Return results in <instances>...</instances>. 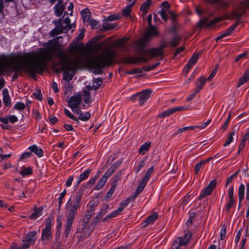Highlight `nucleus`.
I'll return each mask as SVG.
<instances>
[{"instance_id":"nucleus-1","label":"nucleus","mask_w":249,"mask_h":249,"mask_svg":"<svg viewBox=\"0 0 249 249\" xmlns=\"http://www.w3.org/2000/svg\"><path fill=\"white\" fill-rule=\"evenodd\" d=\"M59 44L55 43L50 48L41 49L37 52L19 53L16 55L0 56V75L4 71H8L11 67L14 71L12 81L17 80L23 71L35 77L36 73L42 74L48 63L53 59L51 50H61Z\"/></svg>"},{"instance_id":"nucleus-2","label":"nucleus","mask_w":249,"mask_h":249,"mask_svg":"<svg viewBox=\"0 0 249 249\" xmlns=\"http://www.w3.org/2000/svg\"><path fill=\"white\" fill-rule=\"evenodd\" d=\"M85 187L82 186L68 200L65 207L67 213L66 215V222L64 232L65 238H68L72 229V225L75 219L77 211L81 207L80 202L83 196Z\"/></svg>"},{"instance_id":"nucleus-3","label":"nucleus","mask_w":249,"mask_h":249,"mask_svg":"<svg viewBox=\"0 0 249 249\" xmlns=\"http://www.w3.org/2000/svg\"><path fill=\"white\" fill-rule=\"evenodd\" d=\"M59 58V64L64 71L63 79L69 82L72 80L75 71L82 65L81 58L78 56L71 58L70 55L64 51H60L56 53Z\"/></svg>"},{"instance_id":"nucleus-4","label":"nucleus","mask_w":249,"mask_h":249,"mask_svg":"<svg viewBox=\"0 0 249 249\" xmlns=\"http://www.w3.org/2000/svg\"><path fill=\"white\" fill-rule=\"evenodd\" d=\"M115 54V51H112L110 46L104 47L100 54L89 62V66L93 69V73L101 74L103 69L113 63Z\"/></svg>"},{"instance_id":"nucleus-5","label":"nucleus","mask_w":249,"mask_h":249,"mask_svg":"<svg viewBox=\"0 0 249 249\" xmlns=\"http://www.w3.org/2000/svg\"><path fill=\"white\" fill-rule=\"evenodd\" d=\"M221 17H217L213 18L208 22L209 18H205L200 19L196 24V28L198 27L200 30L204 26H205L206 28H209L216 23H219L222 20Z\"/></svg>"},{"instance_id":"nucleus-6","label":"nucleus","mask_w":249,"mask_h":249,"mask_svg":"<svg viewBox=\"0 0 249 249\" xmlns=\"http://www.w3.org/2000/svg\"><path fill=\"white\" fill-rule=\"evenodd\" d=\"M192 237V233L190 231L186 232L183 237H178L172 243V245H177L178 248H181V246H186Z\"/></svg>"},{"instance_id":"nucleus-7","label":"nucleus","mask_w":249,"mask_h":249,"mask_svg":"<svg viewBox=\"0 0 249 249\" xmlns=\"http://www.w3.org/2000/svg\"><path fill=\"white\" fill-rule=\"evenodd\" d=\"M51 223L52 220L47 218L45 222V228L43 230L41 234V240L45 241H48L52 239L51 235Z\"/></svg>"},{"instance_id":"nucleus-8","label":"nucleus","mask_w":249,"mask_h":249,"mask_svg":"<svg viewBox=\"0 0 249 249\" xmlns=\"http://www.w3.org/2000/svg\"><path fill=\"white\" fill-rule=\"evenodd\" d=\"M216 180L213 179L210 182L209 184L206 186L203 191L198 196V199L201 200L205 196L210 195L213 190L216 186Z\"/></svg>"},{"instance_id":"nucleus-9","label":"nucleus","mask_w":249,"mask_h":249,"mask_svg":"<svg viewBox=\"0 0 249 249\" xmlns=\"http://www.w3.org/2000/svg\"><path fill=\"white\" fill-rule=\"evenodd\" d=\"M152 90L150 89H146L141 92L138 93L139 96V103L142 105L151 96Z\"/></svg>"},{"instance_id":"nucleus-10","label":"nucleus","mask_w":249,"mask_h":249,"mask_svg":"<svg viewBox=\"0 0 249 249\" xmlns=\"http://www.w3.org/2000/svg\"><path fill=\"white\" fill-rule=\"evenodd\" d=\"M82 99L80 94L73 96L70 97L69 101V107L73 110L74 109H77L81 103Z\"/></svg>"},{"instance_id":"nucleus-11","label":"nucleus","mask_w":249,"mask_h":249,"mask_svg":"<svg viewBox=\"0 0 249 249\" xmlns=\"http://www.w3.org/2000/svg\"><path fill=\"white\" fill-rule=\"evenodd\" d=\"M81 226L82 227H79L76 231L77 233L80 234L79 238V241L88 238L90 235L89 228L87 227V225L82 224Z\"/></svg>"},{"instance_id":"nucleus-12","label":"nucleus","mask_w":249,"mask_h":249,"mask_svg":"<svg viewBox=\"0 0 249 249\" xmlns=\"http://www.w3.org/2000/svg\"><path fill=\"white\" fill-rule=\"evenodd\" d=\"M200 53H194L184 67L186 73H188L192 66L196 63Z\"/></svg>"},{"instance_id":"nucleus-13","label":"nucleus","mask_w":249,"mask_h":249,"mask_svg":"<svg viewBox=\"0 0 249 249\" xmlns=\"http://www.w3.org/2000/svg\"><path fill=\"white\" fill-rule=\"evenodd\" d=\"M146 53L151 58L161 57L160 59H162L164 54V52H162L158 47L148 49L146 50Z\"/></svg>"},{"instance_id":"nucleus-14","label":"nucleus","mask_w":249,"mask_h":249,"mask_svg":"<svg viewBox=\"0 0 249 249\" xmlns=\"http://www.w3.org/2000/svg\"><path fill=\"white\" fill-rule=\"evenodd\" d=\"M94 207L95 206L93 204L89 205V209L84 215L82 224L87 225L92 215L94 214L95 211Z\"/></svg>"},{"instance_id":"nucleus-15","label":"nucleus","mask_w":249,"mask_h":249,"mask_svg":"<svg viewBox=\"0 0 249 249\" xmlns=\"http://www.w3.org/2000/svg\"><path fill=\"white\" fill-rule=\"evenodd\" d=\"M65 6L63 5V0H59L54 6L55 14L57 17H60L63 13Z\"/></svg>"},{"instance_id":"nucleus-16","label":"nucleus","mask_w":249,"mask_h":249,"mask_svg":"<svg viewBox=\"0 0 249 249\" xmlns=\"http://www.w3.org/2000/svg\"><path fill=\"white\" fill-rule=\"evenodd\" d=\"M159 36V32L155 26H149L147 28V32L145 34V37L148 39L153 36Z\"/></svg>"},{"instance_id":"nucleus-17","label":"nucleus","mask_w":249,"mask_h":249,"mask_svg":"<svg viewBox=\"0 0 249 249\" xmlns=\"http://www.w3.org/2000/svg\"><path fill=\"white\" fill-rule=\"evenodd\" d=\"M245 187L244 184H241L238 189V195L239 199L238 209L241 208V202L243 200L245 196Z\"/></svg>"},{"instance_id":"nucleus-18","label":"nucleus","mask_w":249,"mask_h":249,"mask_svg":"<svg viewBox=\"0 0 249 249\" xmlns=\"http://www.w3.org/2000/svg\"><path fill=\"white\" fill-rule=\"evenodd\" d=\"M66 29L64 27V26L62 24H59L57 25L56 27L53 29L50 32V36L52 37H54L57 35L61 34L63 32H66Z\"/></svg>"},{"instance_id":"nucleus-19","label":"nucleus","mask_w":249,"mask_h":249,"mask_svg":"<svg viewBox=\"0 0 249 249\" xmlns=\"http://www.w3.org/2000/svg\"><path fill=\"white\" fill-rule=\"evenodd\" d=\"M158 217V214L156 213L149 216L146 220L143 221L142 227H146L149 224H153Z\"/></svg>"},{"instance_id":"nucleus-20","label":"nucleus","mask_w":249,"mask_h":249,"mask_svg":"<svg viewBox=\"0 0 249 249\" xmlns=\"http://www.w3.org/2000/svg\"><path fill=\"white\" fill-rule=\"evenodd\" d=\"M207 80L204 77H200L197 79L196 82V87L195 89V90L196 91V92L198 93L200 92L203 89Z\"/></svg>"},{"instance_id":"nucleus-21","label":"nucleus","mask_w":249,"mask_h":249,"mask_svg":"<svg viewBox=\"0 0 249 249\" xmlns=\"http://www.w3.org/2000/svg\"><path fill=\"white\" fill-rule=\"evenodd\" d=\"M135 199L133 196L131 195L127 197L125 200L121 202L120 204V207L118 209V211L121 213L131 201Z\"/></svg>"},{"instance_id":"nucleus-22","label":"nucleus","mask_w":249,"mask_h":249,"mask_svg":"<svg viewBox=\"0 0 249 249\" xmlns=\"http://www.w3.org/2000/svg\"><path fill=\"white\" fill-rule=\"evenodd\" d=\"M28 149L31 152L36 155L38 157H42L43 156L44 152L43 150L41 148L38 147L36 145L34 144L30 146Z\"/></svg>"},{"instance_id":"nucleus-23","label":"nucleus","mask_w":249,"mask_h":249,"mask_svg":"<svg viewBox=\"0 0 249 249\" xmlns=\"http://www.w3.org/2000/svg\"><path fill=\"white\" fill-rule=\"evenodd\" d=\"M248 81H249V68L245 71L243 75L239 78V82L237 85V87H240Z\"/></svg>"},{"instance_id":"nucleus-24","label":"nucleus","mask_w":249,"mask_h":249,"mask_svg":"<svg viewBox=\"0 0 249 249\" xmlns=\"http://www.w3.org/2000/svg\"><path fill=\"white\" fill-rule=\"evenodd\" d=\"M91 172V169H88L83 173L81 174L77 178V184L79 185L81 182L88 178Z\"/></svg>"},{"instance_id":"nucleus-25","label":"nucleus","mask_w":249,"mask_h":249,"mask_svg":"<svg viewBox=\"0 0 249 249\" xmlns=\"http://www.w3.org/2000/svg\"><path fill=\"white\" fill-rule=\"evenodd\" d=\"M147 184V182L142 180L141 182L138 185V186L134 193V194L131 195L132 196L134 197V198L135 199L136 197L138 196V195L141 193L143 189L144 188L145 186H146Z\"/></svg>"},{"instance_id":"nucleus-26","label":"nucleus","mask_w":249,"mask_h":249,"mask_svg":"<svg viewBox=\"0 0 249 249\" xmlns=\"http://www.w3.org/2000/svg\"><path fill=\"white\" fill-rule=\"evenodd\" d=\"M151 4V0H146L140 6V10L142 12V15L145 16L147 13L148 9Z\"/></svg>"},{"instance_id":"nucleus-27","label":"nucleus","mask_w":249,"mask_h":249,"mask_svg":"<svg viewBox=\"0 0 249 249\" xmlns=\"http://www.w3.org/2000/svg\"><path fill=\"white\" fill-rule=\"evenodd\" d=\"M103 84V79L102 78L99 77L95 79L93 81L92 86L89 88V90L93 89L94 90H96L101 87L102 84Z\"/></svg>"},{"instance_id":"nucleus-28","label":"nucleus","mask_w":249,"mask_h":249,"mask_svg":"<svg viewBox=\"0 0 249 249\" xmlns=\"http://www.w3.org/2000/svg\"><path fill=\"white\" fill-rule=\"evenodd\" d=\"M151 144V142H148L144 143L139 148V152L142 155H144L147 151H149Z\"/></svg>"},{"instance_id":"nucleus-29","label":"nucleus","mask_w":249,"mask_h":249,"mask_svg":"<svg viewBox=\"0 0 249 249\" xmlns=\"http://www.w3.org/2000/svg\"><path fill=\"white\" fill-rule=\"evenodd\" d=\"M3 101L4 105L6 106L11 104V98L9 96L8 91L7 89H5L2 92Z\"/></svg>"},{"instance_id":"nucleus-30","label":"nucleus","mask_w":249,"mask_h":249,"mask_svg":"<svg viewBox=\"0 0 249 249\" xmlns=\"http://www.w3.org/2000/svg\"><path fill=\"white\" fill-rule=\"evenodd\" d=\"M135 2L133 1L132 3L127 5L126 7L122 10V15L124 17H128L130 15L132 8L133 7Z\"/></svg>"},{"instance_id":"nucleus-31","label":"nucleus","mask_w":249,"mask_h":249,"mask_svg":"<svg viewBox=\"0 0 249 249\" xmlns=\"http://www.w3.org/2000/svg\"><path fill=\"white\" fill-rule=\"evenodd\" d=\"M121 62L124 64H136V58L134 57H125L120 58Z\"/></svg>"},{"instance_id":"nucleus-32","label":"nucleus","mask_w":249,"mask_h":249,"mask_svg":"<svg viewBox=\"0 0 249 249\" xmlns=\"http://www.w3.org/2000/svg\"><path fill=\"white\" fill-rule=\"evenodd\" d=\"M180 41L181 38L178 36H176L168 43V45L169 47L174 48L178 46L180 43Z\"/></svg>"},{"instance_id":"nucleus-33","label":"nucleus","mask_w":249,"mask_h":249,"mask_svg":"<svg viewBox=\"0 0 249 249\" xmlns=\"http://www.w3.org/2000/svg\"><path fill=\"white\" fill-rule=\"evenodd\" d=\"M175 112V108H169L165 111H162L158 115L159 118H165Z\"/></svg>"},{"instance_id":"nucleus-34","label":"nucleus","mask_w":249,"mask_h":249,"mask_svg":"<svg viewBox=\"0 0 249 249\" xmlns=\"http://www.w3.org/2000/svg\"><path fill=\"white\" fill-rule=\"evenodd\" d=\"M36 234L37 232L35 231H30L26 234L25 239L32 243H35L36 240L35 237Z\"/></svg>"},{"instance_id":"nucleus-35","label":"nucleus","mask_w":249,"mask_h":249,"mask_svg":"<svg viewBox=\"0 0 249 249\" xmlns=\"http://www.w3.org/2000/svg\"><path fill=\"white\" fill-rule=\"evenodd\" d=\"M236 126H234L233 127L232 132L229 134L228 137L226 139V142L224 144V146H227V145H229L233 140V136L235 135L236 129H235Z\"/></svg>"},{"instance_id":"nucleus-36","label":"nucleus","mask_w":249,"mask_h":249,"mask_svg":"<svg viewBox=\"0 0 249 249\" xmlns=\"http://www.w3.org/2000/svg\"><path fill=\"white\" fill-rule=\"evenodd\" d=\"M108 205H107L105 208H103L100 210L99 213L96 216V223H97L101 219L103 216L107 213Z\"/></svg>"},{"instance_id":"nucleus-37","label":"nucleus","mask_w":249,"mask_h":249,"mask_svg":"<svg viewBox=\"0 0 249 249\" xmlns=\"http://www.w3.org/2000/svg\"><path fill=\"white\" fill-rule=\"evenodd\" d=\"M33 168L31 167H23L22 170L20 172V174L23 177L29 176L33 174Z\"/></svg>"},{"instance_id":"nucleus-38","label":"nucleus","mask_w":249,"mask_h":249,"mask_svg":"<svg viewBox=\"0 0 249 249\" xmlns=\"http://www.w3.org/2000/svg\"><path fill=\"white\" fill-rule=\"evenodd\" d=\"M243 12H242L240 11H238V12L236 11H233L231 13V15L228 18L229 19H231L233 18H235L238 20H240L242 17V16L243 15Z\"/></svg>"},{"instance_id":"nucleus-39","label":"nucleus","mask_w":249,"mask_h":249,"mask_svg":"<svg viewBox=\"0 0 249 249\" xmlns=\"http://www.w3.org/2000/svg\"><path fill=\"white\" fill-rule=\"evenodd\" d=\"M107 180V179H106L105 177L103 176L102 178L100 179V180L98 181L97 184L95 187V190H99L101 189L104 186Z\"/></svg>"},{"instance_id":"nucleus-40","label":"nucleus","mask_w":249,"mask_h":249,"mask_svg":"<svg viewBox=\"0 0 249 249\" xmlns=\"http://www.w3.org/2000/svg\"><path fill=\"white\" fill-rule=\"evenodd\" d=\"M42 208H38L35 210V212L30 216V219H35L40 216L42 214Z\"/></svg>"},{"instance_id":"nucleus-41","label":"nucleus","mask_w":249,"mask_h":249,"mask_svg":"<svg viewBox=\"0 0 249 249\" xmlns=\"http://www.w3.org/2000/svg\"><path fill=\"white\" fill-rule=\"evenodd\" d=\"M196 128V126H186L181 128H178L176 132L175 133V135H178L185 131L189 130H195Z\"/></svg>"},{"instance_id":"nucleus-42","label":"nucleus","mask_w":249,"mask_h":249,"mask_svg":"<svg viewBox=\"0 0 249 249\" xmlns=\"http://www.w3.org/2000/svg\"><path fill=\"white\" fill-rule=\"evenodd\" d=\"M221 229L220 231V240H223L225 239L227 233V226L225 224H221Z\"/></svg>"},{"instance_id":"nucleus-43","label":"nucleus","mask_w":249,"mask_h":249,"mask_svg":"<svg viewBox=\"0 0 249 249\" xmlns=\"http://www.w3.org/2000/svg\"><path fill=\"white\" fill-rule=\"evenodd\" d=\"M154 170V166H151L150 168H149L148 169L145 175L144 176V178H142V180L147 182V181L149 179L151 175L153 173Z\"/></svg>"},{"instance_id":"nucleus-44","label":"nucleus","mask_w":249,"mask_h":249,"mask_svg":"<svg viewBox=\"0 0 249 249\" xmlns=\"http://www.w3.org/2000/svg\"><path fill=\"white\" fill-rule=\"evenodd\" d=\"M91 115L89 112H86L84 114L82 113L79 116L78 119L83 121H87L90 118Z\"/></svg>"},{"instance_id":"nucleus-45","label":"nucleus","mask_w":249,"mask_h":249,"mask_svg":"<svg viewBox=\"0 0 249 249\" xmlns=\"http://www.w3.org/2000/svg\"><path fill=\"white\" fill-rule=\"evenodd\" d=\"M117 26V24L113 23H104L102 25L103 30L104 31H107L112 29Z\"/></svg>"},{"instance_id":"nucleus-46","label":"nucleus","mask_w":249,"mask_h":249,"mask_svg":"<svg viewBox=\"0 0 249 249\" xmlns=\"http://www.w3.org/2000/svg\"><path fill=\"white\" fill-rule=\"evenodd\" d=\"M121 178V173L116 174L112 178V181L111 185L115 186V187L117 186V182L120 180Z\"/></svg>"},{"instance_id":"nucleus-47","label":"nucleus","mask_w":249,"mask_h":249,"mask_svg":"<svg viewBox=\"0 0 249 249\" xmlns=\"http://www.w3.org/2000/svg\"><path fill=\"white\" fill-rule=\"evenodd\" d=\"M84 101L86 104H89L91 102L90 94L89 91L85 90L84 91Z\"/></svg>"},{"instance_id":"nucleus-48","label":"nucleus","mask_w":249,"mask_h":249,"mask_svg":"<svg viewBox=\"0 0 249 249\" xmlns=\"http://www.w3.org/2000/svg\"><path fill=\"white\" fill-rule=\"evenodd\" d=\"M248 9H249V6L247 3H244V1H243L240 3V7L237 11H240L244 14L245 11Z\"/></svg>"},{"instance_id":"nucleus-49","label":"nucleus","mask_w":249,"mask_h":249,"mask_svg":"<svg viewBox=\"0 0 249 249\" xmlns=\"http://www.w3.org/2000/svg\"><path fill=\"white\" fill-rule=\"evenodd\" d=\"M63 23L66 25L64 27L67 32L69 31L71 28V20L69 18L64 19Z\"/></svg>"},{"instance_id":"nucleus-50","label":"nucleus","mask_w":249,"mask_h":249,"mask_svg":"<svg viewBox=\"0 0 249 249\" xmlns=\"http://www.w3.org/2000/svg\"><path fill=\"white\" fill-rule=\"evenodd\" d=\"M234 199H229L228 201L225 206V210L226 211L227 213H228L229 212L230 209L234 205Z\"/></svg>"},{"instance_id":"nucleus-51","label":"nucleus","mask_w":249,"mask_h":249,"mask_svg":"<svg viewBox=\"0 0 249 249\" xmlns=\"http://www.w3.org/2000/svg\"><path fill=\"white\" fill-rule=\"evenodd\" d=\"M128 39L129 38L127 37L121 38L114 42L113 45L116 46H122L124 44V42Z\"/></svg>"},{"instance_id":"nucleus-52","label":"nucleus","mask_w":249,"mask_h":249,"mask_svg":"<svg viewBox=\"0 0 249 249\" xmlns=\"http://www.w3.org/2000/svg\"><path fill=\"white\" fill-rule=\"evenodd\" d=\"M116 170L113 168L111 166H110L107 171V172L104 174L103 177H105L106 179H108L109 177H110L113 173Z\"/></svg>"},{"instance_id":"nucleus-53","label":"nucleus","mask_w":249,"mask_h":249,"mask_svg":"<svg viewBox=\"0 0 249 249\" xmlns=\"http://www.w3.org/2000/svg\"><path fill=\"white\" fill-rule=\"evenodd\" d=\"M26 107L25 105L21 102L17 103L14 107V108L18 110H23Z\"/></svg>"},{"instance_id":"nucleus-54","label":"nucleus","mask_w":249,"mask_h":249,"mask_svg":"<svg viewBox=\"0 0 249 249\" xmlns=\"http://www.w3.org/2000/svg\"><path fill=\"white\" fill-rule=\"evenodd\" d=\"M145 164V160H141L138 164V166L136 168L135 170V172L136 174H138L140 170L143 168Z\"/></svg>"},{"instance_id":"nucleus-55","label":"nucleus","mask_w":249,"mask_h":249,"mask_svg":"<svg viewBox=\"0 0 249 249\" xmlns=\"http://www.w3.org/2000/svg\"><path fill=\"white\" fill-rule=\"evenodd\" d=\"M149 60H150L149 58H148L143 56L137 57V58H136V64H137L140 62L147 63Z\"/></svg>"},{"instance_id":"nucleus-56","label":"nucleus","mask_w":249,"mask_h":249,"mask_svg":"<svg viewBox=\"0 0 249 249\" xmlns=\"http://www.w3.org/2000/svg\"><path fill=\"white\" fill-rule=\"evenodd\" d=\"M34 244V243H32V242L27 241L26 239L22 241V245L21 247V249H27L30 248V247Z\"/></svg>"},{"instance_id":"nucleus-57","label":"nucleus","mask_w":249,"mask_h":249,"mask_svg":"<svg viewBox=\"0 0 249 249\" xmlns=\"http://www.w3.org/2000/svg\"><path fill=\"white\" fill-rule=\"evenodd\" d=\"M65 114L71 119L76 122L77 123H79L78 120L67 109L65 108L64 109Z\"/></svg>"},{"instance_id":"nucleus-58","label":"nucleus","mask_w":249,"mask_h":249,"mask_svg":"<svg viewBox=\"0 0 249 249\" xmlns=\"http://www.w3.org/2000/svg\"><path fill=\"white\" fill-rule=\"evenodd\" d=\"M121 18V16L118 15H112L108 16L107 18V20L111 21L114 20H118Z\"/></svg>"},{"instance_id":"nucleus-59","label":"nucleus","mask_w":249,"mask_h":249,"mask_svg":"<svg viewBox=\"0 0 249 249\" xmlns=\"http://www.w3.org/2000/svg\"><path fill=\"white\" fill-rule=\"evenodd\" d=\"M216 5H218L219 7L223 8H226L229 6L228 2L221 0H218Z\"/></svg>"},{"instance_id":"nucleus-60","label":"nucleus","mask_w":249,"mask_h":249,"mask_svg":"<svg viewBox=\"0 0 249 249\" xmlns=\"http://www.w3.org/2000/svg\"><path fill=\"white\" fill-rule=\"evenodd\" d=\"M239 24V21H237L231 25L230 28H229L226 31L229 33V35H231L233 31L236 29L238 24Z\"/></svg>"},{"instance_id":"nucleus-61","label":"nucleus","mask_w":249,"mask_h":249,"mask_svg":"<svg viewBox=\"0 0 249 249\" xmlns=\"http://www.w3.org/2000/svg\"><path fill=\"white\" fill-rule=\"evenodd\" d=\"M116 187H115V186L111 185L110 188L109 189V190L108 191L106 194V198H110L112 196V195L113 194L116 189Z\"/></svg>"},{"instance_id":"nucleus-62","label":"nucleus","mask_w":249,"mask_h":249,"mask_svg":"<svg viewBox=\"0 0 249 249\" xmlns=\"http://www.w3.org/2000/svg\"><path fill=\"white\" fill-rule=\"evenodd\" d=\"M158 13L160 15L162 19L163 20H164L165 21L167 20V19H168V16H167V15L166 12V11L164 9H162L161 10L159 11Z\"/></svg>"},{"instance_id":"nucleus-63","label":"nucleus","mask_w":249,"mask_h":249,"mask_svg":"<svg viewBox=\"0 0 249 249\" xmlns=\"http://www.w3.org/2000/svg\"><path fill=\"white\" fill-rule=\"evenodd\" d=\"M217 68H218V65H216V67L214 68L212 71L211 72V74L209 76L207 79H206L208 81H211L213 78L215 76V75L216 73V72L217 71Z\"/></svg>"},{"instance_id":"nucleus-64","label":"nucleus","mask_w":249,"mask_h":249,"mask_svg":"<svg viewBox=\"0 0 249 249\" xmlns=\"http://www.w3.org/2000/svg\"><path fill=\"white\" fill-rule=\"evenodd\" d=\"M33 94L35 96L36 99L40 101L43 100L42 94L40 90H36V92H34Z\"/></svg>"}]
</instances>
